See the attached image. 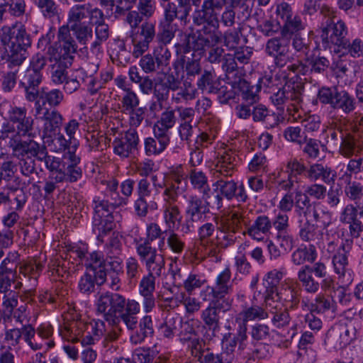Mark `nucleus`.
<instances>
[{
  "label": "nucleus",
  "mask_w": 363,
  "mask_h": 363,
  "mask_svg": "<svg viewBox=\"0 0 363 363\" xmlns=\"http://www.w3.org/2000/svg\"><path fill=\"white\" fill-rule=\"evenodd\" d=\"M277 296L285 308H289L291 310L297 308L300 303V291L294 286L281 287L279 293H277Z\"/></svg>",
  "instance_id": "72a5a7b5"
},
{
  "label": "nucleus",
  "mask_w": 363,
  "mask_h": 363,
  "mask_svg": "<svg viewBox=\"0 0 363 363\" xmlns=\"http://www.w3.org/2000/svg\"><path fill=\"white\" fill-rule=\"evenodd\" d=\"M64 320L60 328L62 336L72 342H82V339L85 335V322L78 314L71 318L66 317Z\"/></svg>",
  "instance_id": "f3484780"
},
{
  "label": "nucleus",
  "mask_w": 363,
  "mask_h": 363,
  "mask_svg": "<svg viewBox=\"0 0 363 363\" xmlns=\"http://www.w3.org/2000/svg\"><path fill=\"white\" fill-rule=\"evenodd\" d=\"M216 181L212 184L215 191H218L223 199L230 201L235 195L236 182L230 177L216 175Z\"/></svg>",
  "instance_id": "473e14b6"
},
{
  "label": "nucleus",
  "mask_w": 363,
  "mask_h": 363,
  "mask_svg": "<svg viewBox=\"0 0 363 363\" xmlns=\"http://www.w3.org/2000/svg\"><path fill=\"white\" fill-rule=\"evenodd\" d=\"M316 247L313 244L308 247L297 248L291 255V261L296 265H302L306 262L313 263L317 258Z\"/></svg>",
  "instance_id": "ea45409f"
},
{
  "label": "nucleus",
  "mask_w": 363,
  "mask_h": 363,
  "mask_svg": "<svg viewBox=\"0 0 363 363\" xmlns=\"http://www.w3.org/2000/svg\"><path fill=\"white\" fill-rule=\"evenodd\" d=\"M269 310L257 305L245 306V307L235 317V325H239L247 330V322L252 320H262L269 318Z\"/></svg>",
  "instance_id": "4be33fe9"
},
{
  "label": "nucleus",
  "mask_w": 363,
  "mask_h": 363,
  "mask_svg": "<svg viewBox=\"0 0 363 363\" xmlns=\"http://www.w3.org/2000/svg\"><path fill=\"white\" fill-rule=\"evenodd\" d=\"M307 177L315 181L320 179L326 184H331L335 182L336 172L330 167L315 163L311 165L307 170Z\"/></svg>",
  "instance_id": "2f4dec72"
},
{
  "label": "nucleus",
  "mask_w": 363,
  "mask_h": 363,
  "mask_svg": "<svg viewBox=\"0 0 363 363\" xmlns=\"http://www.w3.org/2000/svg\"><path fill=\"white\" fill-rule=\"evenodd\" d=\"M106 332L104 321L100 319H94L91 322H85V335L82 339V344L90 345L94 344L104 337Z\"/></svg>",
  "instance_id": "7c9ffc66"
},
{
  "label": "nucleus",
  "mask_w": 363,
  "mask_h": 363,
  "mask_svg": "<svg viewBox=\"0 0 363 363\" xmlns=\"http://www.w3.org/2000/svg\"><path fill=\"white\" fill-rule=\"evenodd\" d=\"M216 229V224L212 223H205L198 229L199 245L202 248L201 252L204 255L207 253V248H209L213 240V234Z\"/></svg>",
  "instance_id": "a19ab883"
},
{
  "label": "nucleus",
  "mask_w": 363,
  "mask_h": 363,
  "mask_svg": "<svg viewBox=\"0 0 363 363\" xmlns=\"http://www.w3.org/2000/svg\"><path fill=\"white\" fill-rule=\"evenodd\" d=\"M208 213V208L202 198L196 195L190 196L187 200L185 210L187 229L189 230L190 228H194V223L201 220L203 215Z\"/></svg>",
  "instance_id": "a211bd4d"
},
{
  "label": "nucleus",
  "mask_w": 363,
  "mask_h": 363,
  "mask_svg": "<svg viewBox=\"0 0 363 363\" xmlns=\"http://www.w3.org/2000/svg\"><path fill=\"white\" fill-rule=\"evenodd\" d=\"M284 78L286 79L283 88L286 95V112L294 120H297L301 117L299 108L302 102L304 86L301 82L292 81V79H288L286 75H284Z\"/></svg>",
  "instance_id": "f8f14e48"
},
{
  "label": "nucleus",
  "mask_w": 363,
  "mask_h": 363,
  "mask_svg": "<svg viewBox=\"0 0 363 363\" xmlns=\"http://www.w3.org/2000/svg\"><path fill=\"white\" fill-rule=\"evenodd\" d=\"M354 241L352 239H345L340 245L338 251L333 255V264L335 272L342 279V283L350 285L353 281V272L349 267L348 255H350Z\"/></svg>",
  "instance_id": "9d476101"
},
{
  "label": "nucleus",
  "mask_w": 363,
  "mask_h": 363,
  "mask_svg": "<svg viewBox=\"0 0 363 363\" xmlns=\"http://www.w3.org/2000/svg\"><path fill=\"white\" fill-rule=\"evenodd\" d=\"M52 62H54V64L51 72L52 81L55 84H62L68 77L67 69L72 65V62H68L66 65L60 59H52Z\"/></svg>",
  "instance_id": "4d7b16f0"
},
{
  "label": "nucleus",
  "mask_w": 363,
  "mask_h": 363,
  "mask_svg": "<svg viewBox=\"0 0 363 363\" xmlns=\"http://www.w3.org/2000/svg\"><path fill=\"white\" fill-rule=\"evenodd\" d=\"M11 150V157H15L18 163V169L26 177L37 174L35 160L30 156L27 142L26 140L7 143Z\"/></svg>",
  "instance_id": "9b49d317"
},
{
  "label": "nucleus",
  "mask_w": 363,
  "mask_h": 363,
  "mask_svg": "<svg viewBox=\"0 0 363 363\" xmlns=\"http://www.w3.org/2000/svg\"><path fill=\"white\" fill-rule=\"evenodd\" d=\"M201 198L209 212L211 209L220 211L223 206L224 199L218 191H215L214 188L213 190L210 188L208 191L203 192Z\"/></svg>",
  "instance_id": "13d9d810"
},
{
  "label": "nucleus",
  "mask_w": 363,
  "mask_h": 363,
  "mask_svg": "<svg viewBox=\"0 0 363 363\" xmlns=\"http://www.w3.org/2000/svg\"><path fill=\"white\" fill-rule=\"evenodd\" d=\"M238 158L235 152L231 150L225 151L218 157L214 172L216 175L231 177L235 171Z\"/></svg>",
  "instance_id": "a878e982"
},
{
  "label": "nucleus",
  "mask_w": 363,
  "mask_h": 363,
  "mask_svg": "<svg viewBox=\"0 0 363 363\" xmlns=\"http://www.w3.org/2000/svg\"><path fill=\"white\" fill-rule=\"evenodd\" d=\"M286 37H276L272 38L267 40L265 46L266 53L273 57L277 54H280L281 52L286 51L289 48V42Z\"/></svg>",
  "instance_id": "6e6d98bb"
},
{
  "label": "nucleus",
  "mask_w": 363,
  "mask_h": 363,
  "mask_svg": "<svg viewBox=\"0 0 363 363\" xmlns=\"http://www.w3.org/2000/svg\"><path fill=\"white\" fill-rule=\"evenodd\" d=\"M156 140L152 138H147L145 140V150L147 155H159L162 152L169 143L168 135L154 131Z\"/></svg>",
  "instance_id": "c9c22d12"
},
{
  "label": "nucleus",
  "mask_w": 363,
  "mask_h": 363,
  "mask_svg": "<svg viewBox=\"0 0 363 363\" xmlns=\"http://www.w3.org/2000/svg\"><path fill=\"white\" fill-rule=\"evenodd\" d=\"M342 179L345 184V194L349 199L356 201L363 199V186L361 183L352 181L350 175H343Z\"/></svg>",
  "instance_id": "de8ad7c7"
},
{
  "label": "nucleus",
  "mask_w": 363,
  "mask_h": 363,
  "mask_svg": "<svg viewBox=\"0 0 363 363\" xmlns=\"http://www.w3.org/2000/svg\"><path fill=\"white\" fill-rule=\"evenodd\" d=\"M97 312L103 314L109 325H116L121 318L129 330L136 328V301L128 300L122 295L106 291L96 302Z\"/></svg>",
  "instance_id": "20e7f679"
},
{
  "label": "nucleus",
  "mask_w": 363,
  "mask_h": 363,
  "mask_svg": "<svg viewBox=\"0 0 363 363\" xmlns=\"http://www.w3.org/2000/svg\"><path fill=\"white\" fill-rule=\"evenodd\" d=\"M35 335V329L31 324L22 325V327L8 329L5 331L4 340L10 347H16L23 339L28 345L34 351L42 349L43 345L33 341Z\"/></svg>",
  "instance_id": "4468645a"
},
{
  "label": "nucleus",
  "mask_w": 363,
  "mask_h": 363,
  "mask_svg": "<svg viewBox=\"0 0 363 363\" xmlns=\"http://www.w3.org/2000/svg\"><path fill=\"white\" fill-rule=\"evenodd\" d=\"M138 254L140 260L145 264L148 274L160 277L164 267V260L161 255H158L155 248L149 243L138 247Z\"/></svg>",
  "instance_id": "2eb2a0df"
},
{
  "label": "nucleus",
  "mask_w": 363,
  "mask_h": 363,
  "mask_svg": "<svg viewBox=\"0 0 363 363\" xmlns=\"http://www.w3.org/2000/svg\"><path fill=\"white\" fill-rule=\"evenodd\" d=\"M273 222L266 215L258 216L247 228V233L252 239L260 241L272 233Z\"/></svg>",
  "instance_id": "cd10ccee"
},
{
  "label": "nucleus",
  "mask_w": 363,
  "mask_h": 363,
  "mask_svg": "<svg viewBox=\"0 0 363 363\" xmlns=\"http://www.w3.org/2000/svg\"><path fill=\"white\" fill-rule=\"evenodd\" d=\"M335 52H342L354 58L363 57V41L359 38H356L350 43L347 38L346 45L341 46L339 50L335 49Z\"/></svg>",
  "instance_id": "680f3d73"
},
{
  "label": "nucleus",
  "mask_w": 363,
  "mask_h": 363,
  "mask_svg": "<svg viewBox=\"0 0 363 363\" xmlns=\"http://www.w3.org/2000/svg\"><path fill=\"white\" fill-rule=\"evenodd\" d=\"M356 338V329L344 324L331 327L327 334L325 343L335 350H340Z\"/></svg>",
  "instance_id": "ddd939ff"
},
{
  "label": "nucleus",
  "mask_w": 363,
  "mask_h": 363,
  "mask_svg": "<svg viewBox=\"0 0 363 363\" xmlns=\"http://www.w3.org/2000/svg\"><path fill=\"white\" fill-rule=\"evenodd\" d=\"M87 252L79 246H69L66 254V259L72 261L71 267H68L69 272H75L77 267L84 264Z\"/></svg>",
  "instance_id": "49530a36"
},
{
  "label": "nucleus",
  "mask_w": 363,
  "mask_h": 363,
  "mask_svg": "<svg viewBox=\"0 0 363 363\" xmlns=\"http://www.w3.org/2000/svg\"><path fill=\"white\" fill-rule=\"evenodd\" d=\"M289 310V308H283L277 305L269 309L268 314L272 324L277 328H283L289 325L291 320Z\"/></svg>",
  "instance_id": "58836bf2"
},
{
  "label": "nucleus",
  "mask_w": 363,
  "mask_h": 363,
  "mask_svg": "<svg viewBox=\"0 0 363 363\" xmlns=\"http://www.w3.org/2000/svg\"><path fill=\"white\" fill-rule=\"evenodd\" d=\"M6 13L11 16L19 18L26 13L25 0H2Z\"/></svg>",
  "instance_id": "774afa93"
},
{
  "label": "nucleus",
  "mask_w": 363,
  "mask_h": 363,
  "mask_svg": "<svg viewBox=\"0 0 363 363\" xmlns=\"http://www.w3.org/2000/svg\"><path fill=\"white\" fill-rule=\"evenodd\" d=\"M43 81V73H36L26 69L18 80V87L22 89L26 101L33 102L39 96V86Z\"/></svg>",
  "instance_id": "dca6fc26"
},
{
  "label": "nucleus",
  "mask_w": 363,
  "mask_h": 363,
  "mask_svg": "<svg viewBox=\"0 0 363 363\" xmlns=\"http://www.w3.org/2000/svg\"><path fill=\"white\" fill-rule=\"evenodd\" d=\"M297 279L307 293L314 294L319 291L320 284L315 279V277L308 268V264L303 265L299 269L297 272Z\"/></svg>",
  "instance_id": "f704fd0d"
},
{
  "label": "nucleus",
  "mask_w": 363,
  "mask_h": 363,
  "mask_svg": "<svg viewBox=\"0 0 363 363\" xmlns=\"http://www.w3.org/2000/svg\"><path fill=\"white\" fill-rule=\"evenodd\" d=\"M26 141L27 142L30 156L35 160V162H42L45 164L50 156L46 145L38 143L33 138H30Z\"/></svg>",
  "instance_id": "603ef678"
},
{
  "label": "nucleus",
  "mask_w": 363,
  "mask_h": 363,
  "mask_svg": "<svg viewBox=\"0 0 363 363\" xmlns=\"http://www.w3.org/2000/svg\"><path fill=\"white\" fill-rule=\"evenodd\" d=\"M135 2L136 0H99L100 5L106 9L107 15L113 13L114 8L116 16L125 15V12L129 11L125 21L130 24L132 28L129 38L133 45V55L136 57V38L134 33V28H136V11H130Z\"/></svg>",
  "instance_id": "1a4fd4ad"
},
{
  "label": "nucleus",
  "mask_w": 363,
  "mask_h": 363,
  "mask_svg": "<svg viewBox=\"0 0 363 363\" xmlns=\"http://www.w3.org/2000/svg\"><path fill=\"white\" fill-rule=\"evenodd\" d=\"M231 270L227 266L216 277L213 286H207L200 296L203 301H209L208 306L202 311L201 318L204 325L213 331L220 328V314L230 311L233 299L228 295L233 291L230 284Z\"/></svg>",
  "instance_id": "f03ea898"
},
{
  "label": "nucleus",
  "mask_w": 363,
  "mask_h": 363,
  "mask_svg": "<svg viewBox=\"0 0 363 363\" xmlns=\"http://www.w3.org/2000/svg\"><path fill=\"white\" fill-rule=\"evenodd\" d=\"M39 13L45 19L52 20L60 16V8L55 0H33Z\"/></svg>",
  "instance_id": "79ce46f5"
},
{
  "label": "nucleus",
  "mask_w": 363,
  "mask_h": 363,
  "mask_svg": "<svg viewBox=\"0 0 363 363\" xmlns=\"http://www.w3.org/2000/svg\"><path fill=\"white\" fill-rule=\"evenodd\" d=\"M65 28H68L69 32L74 33L76 38L82 45H86L93 35L92 28L88 23L65 26Z\"/></svg>",
  "instance_id": "0e129e2a"
},
{
  "label": "nucleus",
  "mask_w": 363,
  "mask_h": 363,
  "mask_svg": "<svg viewBox=\"0 0 363 363\" xmlns=\"http://www.w3.org/2000/svg\"><path fill=\"white\" fill-rule=\"evenodd\" d=\"M43 265L36 260H30L20 267L19 273L25 278L28 277L29 281H33L35 284L39 277Z\"/></svg>",
  "instance_id": "864d4df0"
},
{
  "label": "nucleus",
  "mask_w": 363,
  "mask_h": 363,
  "mask_svg": "<svg viewBox=\"0 0 363 363\" xmlns=\"http://www.w3.org/2000/svg\"><path fill=\"white\" fill-rule=\"evenodd\" d=\"M92 208L94 209L93 231L98 240H100L115 227L113 216L115 208L101 194L94 197Z\"/></svg>",
  "instance_id": "39448f33"
},
{
  "label": "nucleus",
  "mask_w": 363,
  "mask_h": 363,
  "mask_svg": "<svg viewBox=\"0 0 363 363\" xmlns=\"http://www.w3.org/2000/svg\"><path fill=\"white\" fill-rule=\"evenodd\" d=\"M64 100V94L62 91L58 89H53L48 91H43L35 101V115H41L42 111L48 104L50 107L55 108L60 106Z\"/></svg>",
  "instance_id": "c85d7f7f"
},
{
  "label": "nucleus",
  "mask_w": 363,
  "mask_h": 363,
  "mask_svg": "<svg viewBox=\"0 0 363 363\" xmlns=\"http://www.w3.org/2000/svg\"><path fill=\"white\" fill-rule=\"evenodd\" d=\"M363 149V138L357 130H347L340 143V153L344 157L357 155Z\"/></svg>",
  "instance_id": "aec40b11"
},
{
  "label": "nucleus",
  "mask_w": 363,
  "mask_h": 363,
  "mask_svg": "<svg viewBox=\"0 0 363 363\" xmlns=\"http://www.w3.org/2000/svg\"><path fill=\"white\" fill-rule=\"evenodd\" d=\"M175 123L174 111L167 109L162 113L160 119L155 124L154 131L167 135V131L174 125Z\"/></svg>",
  "instance_id": "5fc2aeb1"
},
{
  "label": "nucleus",
  "mask_w": 363,
  "mask_h": 363,
  "mask_svg": "<svg viewBox=\"0 0 363 363\" xmlns=\"http://www.w3.org/2000/svg\"><path fill=\"white\" fill-rule=\"evenodd\" d=\"M160 31L157 38L162 44L169 43L178 30V26L174 23L167 22L162 20L160 23Z\"/></svg>",
  "instance_id": "052dcab7"
},
{
  "label": "nucleus",
  "mask_w": 363,
  "mask_h": 363,
  "mask_svg": "<svg viewBox=\"0 0 363 363\" xmlns=\"http://www.w3.org/2000/svg\"><path fill=\"white\" fill-rule=\"evenodd\" d=\"M298 223V235L301 240L307 242H316L318 244L322 238L323 233L318 230L317 226L308 219L305 222L300 220Z\"/></svg>",
  "instance_id": "4c0bfd02"
},
{
  "label": "nucleus",
  "mask_w": 363,
  "mask_h": 363,
  "mask_svg": "<svg viewBox=\"0 0 363 363\" xmlns=\"http://www.w3.org/2000/svg\"><path fill=\"white\" fill-rule=\"evenodd\" d=\"M95 35L96 40L91 43V50L94 53H98L101 52V45L109 37L108 26L105 23L96 26Z\"/></svg>",
  "instance_id": "e2e57ef3"
},
{
  "label": "nucleus",
  "mask_w": 363,
  "mask_h": 363,
  "mask_svg": "<svg viewBox=\"0 0 363 363\" xmlns=\"http://www.w3.org/2000/svg\"><path fill=\"white\" fill-rule=\"evenodd\" d=\"M114 152L123 157H128L136 149V130L130 128L121 138L113 142Z\"/></svg>",
  "instance_id": "bb28decb"
},
{
  "label": "nucleus",
  "mask_w": 363,
  "mask_h": 363,
  "mask_svg": "<svg viewBox=\"0 0 363 363\" xmlns=\"http://www.w3.org/2000/svg\"><path fill=\"white\" fill-rule=\"evenodd\" d=\"M0 43L7 53V65L11 69L1 76V90L10 93L20 79L19 67L28 57V48L31 46L32 40L24 25L14 23L0 26Z\"/></svg>",
  "instance_id": "f257e3e1"
},
{
  "label": "nucleus",
  "mask_w": 363,
  "mask_h": 363,
  "mask_svg": "<svg viewBox=\"0 0 363 363\" xmlns=\"http://www.w3.org/2000/svg\"><path fill=\"white\" fill-rule=\"evenodd\" d=\"M155 36V26L150 22H145L141 26L140 40L138 41V52L143 53L149 48V44Z\"/></svg>",
  "instance_id": "a18cd8bd"
},
{
  "label": "nucleus",
  "mask_w": 363,
  "mask_h": 363,
  "mask_svg": "<svg viewBox=\"0 0 363 363\" xmlns=\"http://www.w3.org/2000/svg\"><path fill=\"white\" fill-rule=\"evenodd\" d=\"M220 85L214 72L205 70L198 79L197 86L202 91L212 94L216 91V87Z\"/></svg>",
  "instance_id": "3c124183"
},
{
  "label": "nucleus",
  "mask_w": 363,
  "mask_h": 363,
  "mask_svg": "<svg viewBox=\"0 0 363 363\" xmlns=\"http://www.w3.org/2000/svg\"><path fill=\"white\" fill-rule=\"evenodd\" d=\"M314 301V303H311L309 311L323 313L331 311L335 313V304L334 303L333 296L329 297L323 294H318L316 296Z\"/></svg>",
  "instance_id": "09e8293b"
},
{
  "label": "nucleus",
  "mask_w": 363,
  "mask_h": 363,
  "mask_svg": "<svg viewBox=\"0 0 363 363\" xmlns=\"http://www.w3.org/2000/svg\"><path fill=\"white\" fill-rule=\"evenodd\" d=\"M317 100L323 105H329L334 110L349 114L356 108V100L345 89L337 86H321L317 93Z\"/></svg>",
  "instance_id": "423d86ee"
},
{
  "label": "nucleus",
  "mask_w": 363,
  "mask_h": 363,
  "mask_svg": "<svg viewBox=\"0 0 363 363\" xmlns=\"http://www.w3.org/2000/svg\"><path fill=\"white\" fill-rule=\"evenodd\" d=\"M38 116L43 121V139L50 138L52 134H55L62 123V116L55 108H44V111H42L41 115Z\"/></svg>",
  "instance_id": "5701e85b"
},
{
  "label": "nucleus",
  "mask_w": 363,
  "mask_h": 363,
  "mask_svg": "<svg viewBox=\"0 0 363 363\" xmlns=\"http://www.w3.org/2000/svg\"><path fill=\"white\" fill-rule=\"evenodd\" d=\"M320 39L324 49L339 50L347 43L348 28L344 21L339 19L336 22L320 27Z\"/></svg>",
  "instance_id": "6e6552de"
},
{
  "label": "nucleus",
  "mask_w": 363,
  "mask_h": 363,
  "mask_svg": "<svg viewBox=\"0 0 363 363\" xmlns=\"http://www.w3.org/2000/svg\"><path fill=\"white\" fill-rule=\"evenodd\" d=\"M182 342L186 345L187 349L191 352V354L198 358V359L201 363V360H203L204 354L207 349L204 350L203 347H204V342L203 340L196 337V335H190L187 337H184L181 339Z\"/></svg>",
  "instance_id": "c03bdc74"
},
{
  "label": "nucleus",
  "mask_w": 363,
  "mask_h": 363,
  "mask_svg": "<svg viewBox=\"0 0 363 363\" xmlns=\"http://www.w3.org/2000/svg\"><path fill=\"white\" fill-rule=\"evenodd\" d=\"M164 220L167 225V231H175L181 225L182 215L177 205L164 206Z\"/></svg>",
  "instance_id": "e433bc0d"
},
{
  "label": "nucleus",
  "mask_w": 363,
  "mask_h": 363,
  "mask_svg": "<svg viewBox=\"0 0 363 363\" xmlns=\"http://www.w3.org/2000/svg\"><path fill=\"white\" fill-rule=\"evenodd\" d=\"M104 255L101 252L94 251L86 256L84 266L86 271L95 274L97 285H101L106 281V274L104 272V265L105 264Z\"/></svg>",
  "instance_id": "b1692460"
},
{
  "label": "nucleus",
  "mask_w": 363,
  "mask_h": 363,
  "mask_svg": "<svg viewBox=\"0 0 363 363\" xmlns=\"http://www.w3.org/2000/svg\"><path fill=\"white\" fill-rule=\"evenodd\" d=\"M178 4L174 2H167L163 6L164 21L174 23V21L179 20L184 26L189 22L188 17L191 9V6L186 5L185 0H177Z\"/></svg>",
  "instance_id": "6ab92c4d"
},
{
  "label": "nucleus",
  "mask_w": 363,
  "mask_h": 363,
  "mask_svg": "<svg viewBox=\"0 0 363 363\" xmlns=\"http://www.w3.org/2000/svg\"><path fill=\"white\" fill-rule=\"evenodd\" d=\"M236 333H228L225 334L223 338V345L224 351L223 352L228 353L229 354L233 355V352L236 348L240 352L243 351L247 347V330L236 325Z\"/></svg>",
  "instance_id": "412c9836"
},
{
  "label": "nucleus",
  "mask_w": 363,
  "mask_h": 363,
  "mask_svg": "<svg viewBox=\"0 0 363 363\" xmlns=\"http://www.w3.org/2000/svg\"><path fill=\"white\" fill-rule=\"evenodd\" d=\"M189 179L194 189L198 190L201 194L210 189L208 178L201 171L191 170L189 174Z\"/></svg>",
  "instance_id": "69168bd1"
},
{
  "label": "nucleus",
  "mask_w": 363,
  "mask_h": 363,
  "mask_svg": "<svg viewBox=\"0 0 363 363\" xmlns=\"http://www.w3.org/2000/svg\"><path fill=\"white\" fill-rule=\"evenodd\" d=\"M217 233L211 244L209 248H207L206 255L208 257H216L220 249H225L235 243V237L231 235V232L224 230L221 227L217 228Z\"/></svg>",
  "instance_id": "c756f323"
},
{
  "label": "nucleus",
  "mask_w": 363,
  "mask_h": 363,
  "mask_svg": "<svg viewBox=\"0 0 363 363\" xmlns=\"http://www.w3.org/2000/svg\"><path fill=\"white\" fill-rule=\"evenodd\" d=\"M238 88L242 99L249 104H253L259 100L257 92L260 89L257 86L256 88L251 86L246 80H240Z\"/></svg>",
  "instance_id": "bf43d9fd"
},
{
  "label": "nucleus",
  "mask_w": 363,
  "mask_h": 363,
  "mask_svg": "<svg viewBox=\"0 0 363 363\" xmlns=\"http://www.w3.org/2000/svg\"><path fill=\"white\" fill-rule=\"evenodd\" d=\"M280 26L281 34L283 37H291L294 33L305 28L301 17L297 15L291 16L288 20L282 22Z\"/></svg>",
  "instance_id": "8fccbe9b"
},
{
  "label": "nucleus",
  "mask_w": 363,
  "mask_h": 363,
  "mask_svg": "<svg viewBox=\"0 0 363 363\" xmlns=\"http://www.w3.org/2000/svg\"><path fill=\"white\" fill-rule=\"evenodd\" d=\"M235 0H204L201 8L193 14L195 25H203L198 31L194 49L202 50L205 48L214 47L222 40V32L219 30L218 14L228 3Z\"/></svg>",
  "instance_id": "7ed1b4c3"
},
{
  "label": "nucleus",
  "mask_w": 363,
  "mask_h": 363,
  "mask_svg": "<svg viewBox=\"0 0 363 363\" xmlns=\"http://www.w3.org/2000/svg\"><path fill=\"white\" fill-rule=\"evenodd\" d=\"M155 289V277L147 274L143 277L140 282V294L143 297L142 301L144 311L149 313L155 306V300L153 292Z\"/></svg>",
  "instance_id": "393cba45"
},
{
  "label": "nucleus",
  "mask_w": 363,
  "mask_h": 363,
  "mask_svg": "<svg viewBox=\"0 0 363 363\" xmlns=\"http://www.w3.org/2000/svg\"><path fill=\"white\" fill-rule=\"evenodd\" d=\"M57 38L58 47H48L47 53L50 61L52 62V59H60L66 65L68 62H73L74 55L77 52L78 47L68 28H65V26H61L58 30Z\"/></svg>",
  "instance_id": "0eeeda50"
},
{
  "label": "nucleus",
  "mask_w": 363,
  "mask_h": 363,
  "mask_svg": "<svg viewBox=\"0 0 363 363\" xmlns=\"http://www.w3.org/2000/svg\"><path fill=\"white\" fill-rule=\"evenodd\" d=\"M273 353L272 345L267 343L259 342L254 345L250 353V358L253 360L261 361L269 359Z\"/></svg>",
  "instance_id": "338daca9"
},
{
  "label": "nucleus",
  "mask_w": 363,
  "mask_h": 363,
  "mask_svg": "<svg viewBox=\"0 0 363 363\" xmlns=\"http://www.w3.org/2000/svg\"><path fill=\"white\" fill-rule=\"evenodd\" d=\"M88 9L89 3L73 6L68 12L67 25L66 26L85 24L86 23L83 22V20L89 16Z\"/></svg>",
  "instance_id": "37998d69"
}]
</instances>
